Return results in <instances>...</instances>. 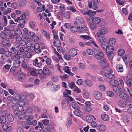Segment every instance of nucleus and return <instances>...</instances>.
I'll use <instances>...</instances> for the list:
<instances>
[{"label":"nucleus","mask_w":132,"mask_h":132,"mask_svg":"<svg viewBox=\"0 0 132 132\" xmlns=\"http://www.w3.org/2000/svg\"><path fill=\"white\" fill-rule=\"evenodd\" d=\"M1 42H2V44L5 46L8 47L10 45L9 41L6 39L3 40Z\"/></svg>","instance_id":"b1692460"},{"label":"nucleus","mask_w":132,"mask_h":132,"mask_svg":"<svg viewBox=\"0 0 132 132\" xmlns=\"http://www.w3.org/2000/svg\"><path fill=\"white\" fill-rule=\"evenodd\" d=\"M28 72H30V75L33 76H36L37 75H40L43 73L41 69H37L34 68L29 67L27 69Z\"/></svg>","instance_id":"f03ea898"},{"label":"nucleus","mask_w":132,"mask_h":132,"mask_svg":"<svg viewBox=\"0 0 132 132\" xmlns=\"http://www.w3.org/2000/svg\"><path fill=\"white\" fill-rule=\"evenodd\" d=\"M107 70L109 72V73H106L105 76L108 78L110 79L111 73H112V70L109 68H107Z\"/></svg>","instance_id":"bb28decb"},{"label":"nucleus","mask_w":132,"mask_h":132,"mask_svg":"<svg viewBox=\"0 0 132 132\" xmlns=\"http://www.w3.org/2000/svg\"><path fill=\"white\" fill-rule=\"evenodd\" d=\"M99 37L98 41L100 44H101L102 43L106 41L105 38L103 36H100Z\"/></svg>","instance_id":"7c9ffc66"},{"label":"nucleus","mask_w":132,"mask_h":132,"mask_svg":"<svg viewBox=\"0 0 132 132\" xmlns=\"http://www.w3.org/2000/svg\"><path fill=\"white\" fill-rule=\"evenodd\" d=\"M92 22L94 24H97L101 21V19L100 18L96 17L94 18L92 20Z\"/></svg>","instance_id":"412c9836"},{"label":"nucleus","mask_w":132,"mask_h":132,"mask_svg":"<svg viewBox=\"0 0 132 132\" xmlns=\"http://www.w3.org/2000/svg\"><path fill=\"white\" fill-rule=\"evenodd\" d=\"M35 52L36 53H39L41 52V50L40 48V46L38 43H36L35 44Z\"/></svg>","instance_id":"dca6fc26"},{"label":"nucleus","mask_w":132,"mask_h":132,"mask_svg":"<svg viewBox=\"0 0 132 132\" xmlns=\"http://www.w3.org/2000/svg\"><path fill=\"white\" fill-rule=\"evenodd\" d=\"M85 108L86 111L88 112L92 110V108L90 107L92 105L91 103L89 102H85Z\"/></svg>","instance_id":"9b49d317"},{"label":"nucleus","mask_w":132,"mask_h":132,"mask_svg":"<svg viewBox=\"0 0 132 132\" xmlns=\"http://www.w3.org/2000/svg\"><path fill=\"white\" fill-rule=\"evenodd\" d=\"M96 14L95 11H88V15L89 16H92Z\"/></svg>","instance_id":"864d4df0"},{"label":"nucleus","mask_w":132,"mask_h":132,"mask_svg":"<svg viewBox=\"0 0 132 132\" xmlns=\"http://www.w3.org/2000/svg\"><path fill=\"white\" fill-rule=\"evenodd\" d=\"M77 53L76 50L74 48H72L70 49L69 51V54L71 56H76Z\"/></svg>","instance_id":"2eb2a0df"},{"label":"nucleus","mask_w":132,"mask_h":132,"mask_svg":"<svg viewBox=\"0 0 132 132\" xmlns=\"http://www.w3.org/2000/svg\"><path fill=\"white\" fill-rule=\"evenodd\" d=\"M5 117L3 114L0 117V123H1L3 124L6 122V119Z\"/></svg>","instance_id":"4be33fe9"},{"label":"nucleus","mask_w":132,"mask_h":132,"mask_svg":"<svg viewBox=\"0 0 132 132\" xmlns=\"http://www.w3.org/2000/svg\"><path fill=\"white\" fill-rule=\"evenodd\" d=\"M16 130L17 132H24L22 127L19 126H17Z\"/></svg>","instance_id":"4d7b16f0"},{"label":"nucleus","mask_w":132,"mask_h":132,"mask_svg":"<svg viewBox=\"0 0 132 132\" xmlns=\"http://www.w3.org/2000/svg\"><path fill=\"white\" fill-rule=\"evenodd\" d=\"M34 95L33 94H27L24 100H25L26 104H28L30 101H32L34 98Z\"/></svg>","instance_id":"39448f33"},{"label":"nucleus","mask_w":132,"mask_h":132,"mask_svg":"<svg viewBox=\"0 0 132 132\" xmlns=\"http://www.w3.org/2000/svg\"><path fill=\"white\" fill-rule=\"evenodd\" d=\"M116 69L118 72H122L123 71L122 66L121 65H118L116 67Z\"/></svg>","instance_id":"c85d7f7f"},{"label":"nucleus","mask_w":132,"mask_h":132,"mask_svg":"<svg viewBox=\"0 0 132 132\" xmlns=\"http://www.w3.org/2000/svg\"><path fill=\"white\" fill-rule=\"evenodd\" d=\"M21 62L20 61L16 60L13 63V65L15 67H18L20 65Z\"/></svg>","instance_id":"e433bc0d"},{"label":"nucleus","mask_w":132,"mask_h":132,"mask_svg":"<svg viewBox=\"0 0 132 132\" xmlns=\"http://www.w3.org/2000/svg\"><path fill=\"white\" fill-rule=\"evenodd\" d=\"M26 104V103L25 101L24 102L23 101H22L20 102L19 105L20 108H23V106H25Z\"/></svg>","instance_id":"5fc2aeb1"},{"label":"nucleus","mask_w":132,"mask_h":132,"mask_svg":"<svg viewBox=\"0 0 132 132\" xmlns=\"http://www.w3.org/2000/svg\"><path fill=\"white\" fill-rule=\"evenodd\" d=\"M73 113L76 116L80 117H82L84 114L83 113L79 110H77L73 111Z\"/></svg>","instance_id":"4468645a"},{"label":"nucleus","mask_w":132,"mask_h":132,"mask_svg":"<svg viewBox=\"0 0 132 132\" xmlns=\"http://www.w3.org/2000/svg\"><path fill=\"white\" fill-rule=\"evenodd\" d=\"M41 58L39 57H37L33 61V64L36 67H38L42 65L41 62H42L41 60Z\"/></svg>","instance_id":"423d86ee"},{"label":"nucleus","mask_w":132,"mask_h":132,"mask_svg":"<svg viewBox=\"0 0 132 132\" xmlns=\"http://www.w3.org/2000/svg\"><path fill=\"white\" fill-rule=\"evenodd\" d=\"M86 121L90 123L93 121V119L90 116H87L86 118Z\"/></svg>","instance_id":"a18cd8bd"},{"label":"nucleus","mask_w":132,"mask_h":132,"mask_svg":"<svg viewBox=\"0 0 132 132\" xmlns=\"http://www.w3.org/2000/svg\"><path fill=\"white\" fill-rule=\"evenodd\" d=\"M106 94L108 96L110 97H112L114 95V94L113 92L111 91H108L106 92Z\"/></svg>","instance_id":"69168bd1"},{"label":"nucleus","mask_w":132,"mask_h":132,"mask_svg":"<svg viewBox=\"0 0 132 132\" xmlns=\"http://www.w3.org/2000/svg\"><path fill=\"white\" fill-rule=\"evenodd\" d=\"M72 106L74 109H77L78 107V105L76 102H73L72 103Z\"/></svg>","instance_id":"bf43d9fd"},{"label":"nucleus","mask_w":132,"mask_h":132,"mask_svg":"<svg viewBox=\"0 0 132 132\" xmlns=\"http://www.w3.org/2000/svg\"><path fill=\"white\" fill-rule=\"evenodd\" d=\"M72 123V119L71 118H68V121L66 125L68 127H69Z\"/></svg>","instance_id":"de8ad7c7"},{"label":"nucleus","mask_w":132,"mask_h":132,"mask_svg":"<svg viewBox=\"0 0 132 132\" xmlns=\"http://www.w3.org/2000/svg\"><path fill=\"white\" fill-rule=\"evenodd\" d=\"M116 42V40L114 38H111L109 40V43L111 45H112L115 44Z\"/></svg>","instance_id":"09e8293b"},{"label":"nucleus","mask_w":132,"mask_h":132,"mask_svg":"<svg viewBox=\"0 0 132 132\" xmlns=\"http://www.w3.org/2000/svg\"><path fill=\"white\" fill-rule=\"evenodd\" d=\"M42 33L44 35L45 37L48 39H50V35L45 30L43 29L42 30Z\"/></svg>","instance_id":"2f4dec72"},{"label":"nucleus","mask_w":132,"mask_h":132,"mask_svg":"<svg viewBox=\"0 0 132 132\" xmlns=\"http://www.w3.org/2000/svg\"><path fill=\"white\" fill-rule=\"evenodd\" d=\"M96 128L98 130L101 131H105V126L103 125H100L97 126Z\"/></svg>","instance_id":"6ab92c4d"},{"label":"nucleus","mask_w":132,"mask_h":132,"mask_svg":"<svg viewBox=\"0 0 132 132\" xmlns=\"http://www.w3.org/2000/svg\"><path fill=\"white\" fill-rule=\"evenodd\" d=\"M100 60L101 61L100 62L99 64L101 66L104 68L107 67L108 66V63L106 59L104 57Z\"/></svg>","instance_id":"1a4fd4ad"},{"label":"nucleus","mask_w":132,"mask_h":132,"mask_svg":"<svg viewBox=\"0 0 132 132\" xmlns=\"http://www.w3.org/2000/svg\"><path fill=\"white\" fill-rule=\"evenodd\" d=\"M101 44L102 48L104 51L106 50V48L108 45V43L106 41Z\"/></svg>","instance_id":"aec40b11"},{"label":"nucleus","mask_w":132,"mask_h":132,"mask_svg":"<svg viewBox=\"0 0 132 132\" xmlns=\"http://www.w3.org/2000/svg\"><path fill=\"white\" fill-rule=\"evenodd\" d=\"M79 68L81 69H85L86 68L85 64L82 63H80L79 64Z\"/></svg>","instance_id":"e2e57ef3"},{"label":"nucleus","mask_w":132,"mask_h":132,"mask_svg":"<svg viewBox=\"0 0 132 132\" xmlns=\"http://www.w3.org/2000/svg\"><path fill=\"white\" fill-rule=\"evenodd\" d=\"M122 118L124 123H126L130 121L129 117L126 115H123Z\"/></svg>","instance_id":"cd10ccee"},{"label":"nucleus","mask_w":132,"mask_h":132,"mask_svg":"<svg viewBox=\"0 0 132 132\" xmlns=\"http://www.w3.org/2000/svg\"><path fill=\"white\" fill-rule=\"evenodd\" d=\"M42 122L45 126H47L49 123V121L46 119L43 120L42 121Z\"/></svg>","instance_id":"680f3d73"},{"label":"nucleus","mask_w":132,"mask_h":132,"mask_svg":"<svg viewBox=\"0 0 132 132\" xmlns=\"http://www.w3.org/2000/svg\"><path fill=\"white\" fill-rule=\"evenodd\" d=\"M108 31L107 29L104 27L100 28L97 33L96 36L97 37H99L101 35H104L107 33Z\"/></svg>","instance_id":"7ed1b4c3"},{"label":"nucleus","mask_w":132,"mask_h":132,"mask_svg":"<svg viewBox=\"0 0 132 132\" xmlns=\"http://www.w3.org/2000/svg\"><path fill=\"white\" fill-rule=\"evenodd\" d=\"M60 86L59 85H55L53 86L52 90L54 91H56L60 88Z\"/></svg>","instance_id":"0e129e2a"},{"label":"nucleus","mask_w":132,"mask_h":132,"mask_svg":"<svg viewBox=\"0 0 132 132\" xmlns=\"http://www.w3.org/2000/svg\"><path fill=\"white\" fill-rule=\"evenodd\" d=\"M19 105H14L12 106L13 111H20L21 110L19 109Z\"/></svg>","instance_id":"052dcab7"},{"label":"nucleus","mask_w":132,"mask_h":132,"mask_svg":"<svg viewBox=\"0 0 132 132\" xmlns=\"http://www.w3.org/2000/svg\"><path fill=\"white\" fill-rule=\"evenodd\" d=\"M26 77V74L22 72L20 73L18 76V79L20 81H22Z\"/></svg>","instance_id":"f3484780"},{"label":"nucleus","mask_w":132,"mask_h":132,"mask_svg":"<svg viewBox=\"0 0 132 132\" xmlns=\"http://www.w3.org/2000/svg\"><path fill=\"white\" fill-rule=\"evenodd\" d=\"M2 127L3 129L5 130H7V129H11V127L10 126L8 127L7 125L6 124L4 123L3 124H2Z\"/></svg>","instance_id":"4c0bfd02"},{"label":"nucleus","mask_w":132,"mask_h":132,"mask_svg":"<svg viewBox=\"0 0 132 132\" xmlns=\"http://www.w3.org/2000/svg\"><path fill=\"white\" fill-rule=\"evenodd\" d=\"M10 50L11 51L10 52L11 53L15 54L16 52V50L15 48L14 47H12L10 49Z\"/></svg>","instance_id":"338daca9"},{"label":"nucleus","mask_w":132,"mask_h":132,"mask_svg":"<svg viewBox=\"0 0 132 132\" xmlns=\"http://www.w3.org/2000/svg\"><path fill=\"white\" fill-rule=\"evenodd\" d=\"M29 50V48L27 46L22 47L20 48L19 51L21 54L24 53V52H27Z\"/></svg>","instance_id":"a211bd4d"},{"label":"nucleus","mask_w":132,"mask_h":132,"mask_svg":"<svg viewBox=\"0 0 132 132\" xmlns=\"http://www.w3.org/2000/svg\"><path fill=\"white\" fill-rule=\"evenodd\" d=\"M70 12L67 11L65 13L63 14V16L64 18L67 19L70 18Z\"/></svg>","instance_id":"473e14b6"},{"label":"nucleus","mask_w":132,"mask_h":132,"mask_svg":"<svg viewBox=\"0 0 132 132\" xmlns=\"http://www.w3.org/2000/svg\"><path fill=\"white\" fill-rule=\"evenodd\" d=\"M79 27H77L75 26H73L71 27V31L72 32H76L79 30Z\"/></svg>","instance_id":"a19ab883"},{"label":"nucleus","mask_w":132,"mask_h":132,"mask_svg":"<svg viewBox=\"0 0 132 132\" xmlns=\"http://www.w3.org/2000/svg\"><path fill=\"white\" fill-rule=\"evenodd\" d=\"M14 56L15 57V58L17 60H20L21 59L22 61V62H23L24 61V58L23 57H20L19 55L18 54V53L17 54L14 55Z\"/></svg>","instance_id":"79ce46f5"},{"label":"nucleus","mask_w":132,"mask_h":132,"mask_svg":"<svg viewBox=\"0 0 132 132\" xmlns=\"http://www.w3.org/2000/svg\"><path fill=\"white\" fill-rule=\"evenodd\" d=\"M125 51L124 50L122 49H120L118 51V54L120 56H122L125 53Z\"/></svg>","instance_id":"603ef678"},{"label":"nucleus","mask_w":132,"mask_h":132,"mask_svg":"<svg viewBox=\"0 0 132 132\" xmlns=\"http://www.w3.org/2000/svg\"><path fill=\"white\" fill-rule=\"evenodd\" d=\"M93 96L94 98L97 100L100 99L102 97V94L100 92L97 91H95L94 93Z\"/></svg>","instance_id":"9d476101"},{"label":"nucleus","mask_w":132,"mask_h":132,"mask_svg":"<svg viewBox=\"0 0 132 132\" xmlns=\"http://www.w3.org/2000/svg\"><path fill=\"white\" fill-rule=\"evenodd\" d=\"M79 30L81 32H83L86 31L87 30V28L84 26H81L80 27H79Z\"/></svg>","instance_id":"5701e85b"},{"label":"nucleus","mask_w":132,"mask_h":132,"mask_svg":"<svg viewBox=\"0 0 132 132\" xmlns=\"http://www.w3.org/2000/svg\"><path fill=\"white\" fill-rule=\"evenodd\" d=\"M22 33L21 30L19 29L16 30L14 31L15 34L18 36L21 35L22 34Z\"/></svg>","instance_id":"49530a36"},{"label":"nucleus","mask_w":132,"mask_h":132,"mask_svg":"<svg viewBox=\"0 0 132 132\" xmlns=\"http://www.w3.org/2000/svg\"><path fill=\"white\" fill-rule=\"evenodd\" d=\"M110 84L111 85L113 86L117 85H118L119 84L118 81L115 80H111L110 81Z\"/></svg>","instance_id":"72a5a7b5"},{"label":"nucleus","mask_w":132,"mask_h":132,"mask_svg":"<svg viewBox=\"0 0 132 132\" xmlns=\"http://www.w3.org/2000/svg\"><path fill=\"white\" fill-rule=\"evenodd\" d=\"M21 124L22 126L25 128L28 129L29 128L30 126H28L27 122L23 121L21 122Z\"/></svg>","instance_id":"58836bf2"},{"label":"nucleus","mask_w":132,"mask_h":132,"mask_svg":"<svg viewBox=\"0 0 132 132\" xmlns=\"http://www.w3.org/2000/svg\"><path fill=\"white\" fill-rule=\"evenodd\" d=\"M83 96L84 98H87L89 96V93L88 92H85L83 94Z\"/></svg>","instance_id":"774afa93"},{"label":"nucleus","mask_w":132,"mask_h":132,"mask_svg":"<svg viewBox=\"0 0 132 132\" xmlns=\"http://www.w3.org/2000/svg\"><path fill=\"white\" fill-rule=\"evenodd\" d=\"M119 96L122 100H128L129 98L128 95L126 93L123 92H121L119 94Z\"/></svg>","instance_id":"6e6552de"},{"label":"nucleus","mask_w":132,"mask_h":132,"mask_svg":"<svg viewBox=\"0 0 132 132\" xmlns=\"http://www.w3.org/2000/svg\"><path fill=\"white\" fill-rule=\"evenodd\" d=\"M106 53L109 59L110 60H111L113 57V52L111 51L110 52H109V51H108Z\"/></svg>","instance_id":"c756f323"},{"label":"nucleus","mask_w":132,"mask_h":132,"mask_svg":"<svg viewBox=\"0 0 132 132\" xmlns=\"http://www.w3.org/2000/svg\"><path fill=\"white\" fill-rule=\"evenodd\" d=\"M126 106L129 108L132 107V100L129 99L126 101Z\"/></svg>","instance_id":"a878e982"},{"label":"nucleus","mask_w":132,"mask_h":132,"mask_svg":"<svg viewBox=\"0 0 132 132\" xmlns=\"http://www.w3.org/2000/svg\"><path fill=\"white\" fill-rule=\"evenodd\" d=\"M53 45L56 47L59 46L60 45V41L58 39H55L54 40Z\"/></svg>","instance_id":"f704fd0d"},{"label":"nucleus","mask_w":132,"mask_h":132,"mask_svg":"<svg viewBox=\"0 0 132 132\" xmlns=\"http://www.w3.org/2000/svg\"><path fill=\"white\" fill-rule=\"evenodd\" d=\"M127 85L130 87H132V78L128 79L126 81Z\"/></svg>","instance_id":"c03bdc74"},{"label":"nucleus","mask_w":132,"mask_h":132,"mask_svg":"<svg viewBox=\"0 0 132 132\" xmlns=\"http://www.w3.org/2000/svg\"><path fill=\"white\" fill-rule=\"evenodd\" d=\"M3 114L6 117L8 120L12 122L14 120L13 115L11 114L7 111H4L3 112Z\"/></svg>","instance_id":"20e7f679"},{"label":"nucleus","mask_w":132,"mask_h":132,"mask_svg":"<svg viewBox=\"0 0 132 132\" xmlns=\"http://www.w3.org/2000/svg\"><path fill=\"white\" fill-rule=\"evenodd\" d=\"M94 53V57L97 60H101L104 57V55L103 53L99 49H95Z\"/></svg>","instance_id":"f257e3e1"},{"label":"nucleus","mask_w":132,"mask_h":132,"mask_svg":"<svg viewBox=\"0 0 132 132\" xmlns=\"http://www.w3.org/2000/svg\"><path fill=\"white\" fill-rule=\"evenodd\" d=\"M101 119L104 121H107L109 119V117L106 114H104L101 115Z\"/></svg>","instance_id":"393cba45"},{"label":"nucleus","mask_w":132,"mask_h":132,"mask_svg":"<svg viewBox=\"0 0 132 132\" xmlns=\"http://www.w3.org/2000/svg\"><path fill=\"white\" fill-rule=\"evenodd\" d=\"M84 23V21L83 19L80 16L77 17L75 22V23L77 25H79Z\"/></svg>","instance_id":"0eeeda50"},{"label":"nucleus","mask_w":132,"mask_h":132,"mask_svg":"<svg viewBox=\"0 0 132 132\" xmlns=\"http://www.w3.org/2000/svg\"><path fill=\"white\" fill-rule=\"evenodd\" d=\"M114 47L112 45L110 46H108L107 48H106V50H105L106 52H107L108 51H109V52H110L111 51L113 52L114 50Z\"/></svg>","instance_id":"c9c22d12"},{"label":"nucleus","mask_w":132,"mask_h":132,"mask_svg":"<svg viewBox=\"0 0 132 132\" xmlns=\"http://www.w3.org/2000/svg\"><path fill=\"white\" fill-rule=\"evenodd\" d=\"M113 90L117 93H121L123 91L122 89L118 85L113 86Z\"/></svg>","instance_id":"f8f14e48"},{"label":"nucleus","mask_w":132,"mask_h":132,"mask_svg":"<svg viewBox=\"0 0 132 132\" xmlns=\"http://www.w3.org/2000/svg\"><path fill=\"white\" fill-rule=\"evenodd\" d=\"M126 101L122 100H120L118 102V104L119 106L122 108H126Z\"/></svg>","instance_id":"ddd939ff"},{"label":"nucleus","mask_w":132,"mask_h":132,"mask_svg":"<svg viewBox=\"0 0 132 132\" xmlns=\"http://www.w3.org/2000/svg\"><path fill=\"white\" fill-rule=\"evenodd\" d=\"M42 71L44 75H48L50 73L49 69L47 68H45L43 69Z\"/></svg>","instance_id":"ea45409f"},{"label":"nucleus","mask_w":132,"mask_h":132,"mask_svg":"<svg viewBox=\"0 0 132 132\" xmlns=\"http://www.w3.org/2000/svg\"><path fill=\"white\" fill-rule=\"evenodd\" d=\"M69 9L73 12H76V14H78V12L76 11L75 8L73 6L69 7Z\"/></svg>","instance_id":"3c124183"},{"label":"nucleus","mask_w":132,"mask_h":132,"mask_svg":"<svg viewBox=\"0 0 132 132\" xmlns=\"http://www.w3.org/2000/svg\"><path fill=\"white\" fill-rule=\"evenodd\" d=\"M24 118L26 120L29 121H30L31 120H32L33 119V117L32 116L27 115L24 116Z\"/></svg>","instance_id":"6e6d98bb"},{"label":"nucleus","mask_w":132,"mask_h":132,"mask_svg":"<svg viewBox=\"0 0 132 132\" xmlns=\"http://www.w3.org/2000/svg\"><path fill=\"white\" fill-rule=\"evenodd\" d=\"M85 83L89 87H90L93 85L92 82L89 80H86L85 81Z\"/></svg>","instance_id":"13d9d810"},{"label":"nucleus","mask_w":132,"mask_h":132,"mask_svg":"<svg viewBox=\"0 0 132 132\" xmlns=\"http://www.w3.org/2000/svg\"><path fill=\"white\" fill-rule=\"evenodd\" d=\"M29 26L30 28L33 29L35 26V23L34 22L30 21L29 23Z\"/></svg>","instance_id":"8fccbe9b"},{"label":"nucleus","mask_w":132,"mask_h":132,"mask_svg":"<svg viewBox=\"0 0 132 132\" xmlns=\"http://www.w3.org/2000/svg\"><path fill=\"white\" fill-rule=\"evenodd\" d=\"M4 36L6 37V36H7L9 34L10 32V30L8 29L7 27L5 28L4 30Z\"/></svg>","instance_id":"37998d69"}]
</instances>
